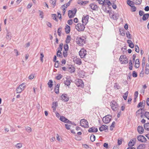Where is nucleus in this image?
I'll use <instances>...</instances> for the list:
<instances>
[{
	"label": "nucleus",
	"instance_id": "1",
	"mask_svg": "<svg viewBox=\"0 0 149 149\" xmlns=\"http://www.w3.org/2000/svg\"><path fill=\"white\" fill-rule=\"evenodd\" d=\"M85 24L81 23H79L75 26V28L79 32L83 31L85 28Z\"/></svg>",
	"mask_w": 149,
	"mask_h": 149
},
{
	"label": "nucleus",
	"instance_id": "2",
	"mask_svg": "<svg viewBox=\"0 0 149 149\" xmlns=\"http://www.w3.org/2000/svg\"><path fill=\"white\" fill-rule=\"evenodd\" d=\"M84 37H77L76 39V42L79 46L83 45L84 44H85V40L83 38Z\"/></svg>",
	"mask_w": 149,
	"mask_h": 149
},
{
	"label": "nucleus",
	"instance_id": "3",
	"mask_svg": "<svg viewBox=\"0 0 149 149\" xmlns=\"http://www.w3.org/2000/svg\"><path fill=\"white\" fill-rule=\"evenodd\" d=\"M112 116L109 114L104 116L102 118L103 122L105 124L109 123L111 120Z\"/></svg>",
	"mask_w": 149,
	"mask_h": 149
},
{
	"label": "nucleus",
	"instance_id": "4",
	"mask_svg": "<svg viewBox=\"0 0 149 149\" xmlns=\"http://www.w3.org/2000/svg\"><path fill=\"white\" fill-rule=\"evenodd\" d=\"M75 83L78 87H80L82 88L84 87V83L82 80L81 79H77L75 81Z\"/></svg>",
	"mask_w": 149,
	"mask_h": 149
},
{
	"label": "nucleus",
	"instance_id": "5",
	"mask_svg": "<svg viewBox=\"0 0 149 149\" xmlns=\"http://www.w3.org/2000/svg\"><path fill=\"white\" fill-rule=\"evenodd\" d=\"M77 9L74 8L73 10H69L68 11V14L69 18H73L77 12Z\"/></svg>",
	"mask_w": 149,
	"mask_h": 149
},
{
	"label": "nucleus",
	"instance_id": "6",
	"mask_svg": "<svg viewBox=\"0 0 149 149\" xmlns=\"http://www.w3.org/2000/svg\"><path fill=\"white\" fill-rule=\"evenodd\" d=\"M110 104L111 109L113 111H115L117 109L118 107V104L117 102L115 101H112Z\"/></svg>",
	"mask_w": 149,
	"mask_h": 149
},
{
	"label": "nucleus",
	"instance_id": "7",
	"mask_svg": "<svg viewBox=\"0 0 149 149\" xmlns=\"http://www.w3.org/2000/svg\"><path fill=\"white\" fill-rule=\"evenodd\" d=\"M86 54V51L84 48L82 49L79 52V54L81 58H84Z\"/></svg>",
	"mask_w": 149,
	"mask_h": 149
},
{
	"label": "nucleus",
	"instance_id": "8",
	"mask_svg": "<svg viewBox=\"0 0 149 149\" xmlns=\"http://www.w3.org/2000/svg\"><path fill=\"white\" fill-rule=\"evenodd\" d=\"M89 15H84L82 18V22L83 24L86 25L88 22Z\"/></svg>",
	"mask_w": 149,
	"mask_h": 149
},
{
	"label": "nucleus",
	"instance_id": "9",
	"mask_svg": "<svg viewBox=\"0 0 149 149\" xmlns=\"http://www.w3.org/2000/svg\"><path fill=\"white\" fill-rule=\"evenodd\" d=\"M137 139L138 140L141 142H146L147 140L146 138L143 135H139L137 136Z\"/></svg>",
	"mask_w": 149,
	"mask_h": 149
},
{
	"label": "nucleus",
	"instance_id": "10",
	"mask_svg": "<svg viewBox=\"0 0 149 149\" xmlns=\"http://www.w3.org/2000/svg\"><path fill=\"white\" fill-rule=\"evenodd\" d=\"M61 100L65 102H67L69 100V97L68 96V95L66 94H63L61 96Z\"/></svg>",
	"mask_w": 149,
	"mask_h": 149
},
{
	"label": "nucleus",
	"instance_id": "11",
	"mask_svg": "<svg viewBox=\"0 0 149 149\" xmlns=\"http://www.w3.org/2000/svg\"><path fill=\"white\" fill-rule=\"evenodd\" d=\"M67 69L68 71L71 73H74L75 71V68L72 65H69L67 67Z\"/></svg>",
	"mask_w": 149,
	"mask_h": 149
},
{
	"label": "nucleus",
	"instance_id": "12",
	"mask_svg": "<svg viewBox=\"0 0 149 149\" xmlns=\"http://www.w3.org/2000/svg\"><path fill=\"white\" fill-rule=\"evenodd\" d=\"M59 120L65 123H70V120L63 116H61Z\"/></svg>",
	"mask_w": 149,
	"mask_h": 149
},
{
	"label": "nucleus",
	"instance_id": "13",
	"mask_svg": "<svg viewBox=\"0 0 149 149\" xmlns=\"http://www.w3.org/2000/svg\"><path fill=\"white\" fill-rule=\"evenodd\" d=\"M91 9L93 10H98V6L94 3H91L89 5Z\"/></svg>",
	"mask_w": 149,
	"mask_h": 149
},
{
	"label": "nucleus",
	"instance_id": "14",
	"mask_svg": "<svg viewBox=\"0 0 149 149\" xmlns=\"http://www.w3.org/2000/svg\"><path fill=\"white\" fill-rule=\"evenodd\" d=\"M137 130L138 132L140 134H142L143 133L144 131V129L143 127L140 126L137 127Z\"/></svg>",
	"mask_w": 149,
	"mask_h": 149
},
{
	"label": "nucleus",
	"instance_id": "15",
	"mask_svg": "<svg viewBox=\"0 0 149 149\" xmlns=\"http://www.w3.org/2000/svg\"><path fill=\"white\" fill-rule=\"evenodd\" d=\"M89 132H97L98 131V129L97 128H95V127H92L90 128L88 130Z\"/></svg>",
	"mask_w": 149,
	"mask_h": 149
},
{
	"label": "nucleus",
	"instance_id": "16",
	"mask_svg": "<svg viewBox=\"0 0 149 149\" xmlns=\"http://www.w3.org/2000/svg\"><path fill=\"white\" fill-rule=\"evenodd\" d=\"M88 1H83L81 0H79L77 1V3L78 4L82 5H85L88 3Z\"/></svg>",
	"mask_w": 149,
	"mask_h": 149
},
{
	"label": "nucleus",
	"instance_id": "17",
	"mask_svg": "<svg viewBox=\"0 0 149 149\" xmlns=\"http://www.w3.org/2000/svg\"><path fill=\"white\" fill-rule=\"evenodd\" d=\"M107 129L108 130V126L106 125H103L99 128V130L101 132L103 130H105Z\"/></svg>",
	"mask_w": 149,
	"mask_h": 149
},
{
	"label": "nucleus",
	"instance_id": "18",
	"mask_svg": "<svg viewBox=\"0 0 149 149\" xmlns=\"http://www.w3.org/2000/svg\"><path fill=\"white\" fill-rule=\"evenodd\" d=\"M112 8L110 6H107V9L106 11H104L107 13H109L110 15H111L112 13L111 12Z\"/></svg>",
	"mask_w": 149,
	"mask_h": 149
},
{
	"label": "nucleus",
	"instance_id": "19",
	"mask_svg": "<svg viewBox=\"0 0 149 149\" xmlns=\"http://www.w3.org/2000/svg\"><path fill=\"white\" fill-rule=\"evenodd\" d=\"M60 86V84H58L56 86L55 88H54V91L55 93L57 94H58L59 93V88Z\"/></svg>",
	"mask_w": 149,
	"mask_h": 149
},
{
	"label": "nucleus",
	"instance_id": "20",
	"mask_svg": "<svg viewBox=\"0 0 149 149\" xmlns=\"http://www.w3.org/2000/svg\"><path fill=\"white\" fill-rule=\"evenodd\" d=\"M65 31L66 34L69 33L70 31V26L68 25H66L65 27Z\"/></svg>",
	"mask_w": 149,
	"mask_h": 149
},
{
	"label": "nucleus",
	"instance_id": "21",
	"mask_svg": "<svg viewBox=\"0 0 149 149\" xmlns=\"http://www.w3.org/2000/svg\"><path fill=\"white\" fill-rule=\"evenodd\" d=\"M127 43L128 44L129 46L131 48H133L134 47V44L131 40H127Z\"/></svg>",
	"mask_w": 149,
	"mask_h": 149
},
{
	"label": "nucleus",
	"instance_id": "22",
	"mask_svg": "<svg viewBox=\"0 0 149 149\" xmlns=\"http://www.w3.org/2000/svg\"><path fill=\"white\" fill-rule=\"evenodd\" d=\"M7 31V33L6 35V38L7 40H11L12 37L11 34V32H8V31Z\"/></svg>",
	"mask_w": 149,
	"mask_h": 149
},
{
	"label": "nucleus",
	"instance_id": "23",
	"mask_svg": "<svg viewBox=\"0 0 149 149\" xmlns=\"http://www.w3.org/2000/svg\"><path fill=\"white\" fill-rule=\"evenodd\" d=\"M149 17V13H146L143 15L142 19L143 21L146 20Z\"/></svg>",
	"mask_w": 149,
	"mask_h": 149
},
{
	"label": "nucleus",
	"instance_id": "24",
	"mask_svg": "<svg viewBox=\"0 0 149 149\" xmlns=\"http://www.w3.org/2000/svg\"><path fill=\"white\" fill-rule=\"evenodd\" d=\"M74 62L79 65L81 64L82 62L80 58H76L75 60H74Z\"/></svg>",
	"mask_w": 149,
	"mask_h": 149
},
{
	"label": "nucleus",
	"instance_id": "25",
	"mask_svg": "<svg viewBox=\"0 0 149 149\" xmlns=\"http://www.w3.org/2000/svg\"><path fill=\"white\" fill-rule=\"evenodd\" d=\"M102 4V9L104 11H106L107 5L106 4V3L104 2Z\"/></svg>",
	"mask_w": 149,
	"mask_h": 149
},
{
	"label": "nucleus",
	"instance_id": "26",
	"mask_svg": "<svg viewBox=\"0 0 149 149\" xmlns=\"http://www.w3.org/2000/svg\"><path fill=\"white\" fill-rule=\"evenodd\" d=\"M127 4L131 7V6H134L135 4L134 1H132L130 0H127Z\"/></svg>",
	"mask_w": 149,
	"mask_h": 149
},
{
	"label": "nucleus",
	"instance_id": "27",
	"mask_svg": "<svg viewBox=\"0 0 149 149\" xmlns=\"http://www.w3.org/2000/svg\"><path fill=\"white\" fill-rule=\"evenodd\" d=\"M56 0H51L50 1V3L51 5L53 6V8H54L56 6Z\"/></svg>",
	"mask_w": 149,
	"mask_h": 149
},
{
	"label": "nucleus",
	"instance_id": "28",
	"mask_svg": "<svg viewBox=\"0 0 149 149\" xmlns=\"http://www.w3.org/2000/svg\"><path fill=\"white\" fill-rule=\"evenodd\" d=\"M120 34L122 36H124L125 35V30L124 29H119Z\"/></svg>",
	"mask_w": 149,
	"mask_h": 149
},
{
	"label": "nucleus",
	"instance_id": "29",
	"mask_svg": "<svg viewBox=\"0 0 149 149\" xmlns=\"http://www.w3.org/2000/svg\"><path fill=\"white\" fill-rule=\"evenodd\" d=\"M71 36L70 35H68L67 36L66 39L65 40V43L66 44H68L70 42L71 40Z\"/></svg>",
	"mask_w": 149,
	"mask_h": 149
},
{
	"label": "nucleus",
	"instance_id": "30",
	"mask_svg": "<svg viewBox=\"0 0 149 149\" xmlns=\"http://www.w3.org/2000/svg\"><path fill=\"white\" fill-rule=\"evenodd\" d=\"M70 80H69L67 78L66 80L64 81V84L65 85L68 86L70 85Z\"/></svg>",
	"mask_w": 149,
	"mask_h": 149
},
{
	"label": "nucleus",
	"instance_id": "31",
	"mask_svg": "<svg viewBox=\"0 0 149 149\" xmlns=\"http://www.w3.org/2000/svg\"><path fill=\"white\" fill-rule=\"evenodd\" d=\"M144 127L146 130L147 131H149V123L144 124Z\"/></svg>",
	"mask_w": 149,
	"mask_h": 149
},
{
	"label": "nucleus",
	"instance_id": "32",
	"mask_svg": "<svg viewBox=\"0 0 149 149\" xmlns=\"http://www.w3.org/2000/svg\"><path fill=\"white\" fill-rule=\"evenodd\" d=\"M136 5H140L141 4L142 0H132Z\"/></svg>",
	"mask_w": 149,
	"mask_h": 149
},
{
	"label": "nucleus",
	"instance_id": "33",
	"mask_svg": "<svg viewBox=\"0 0 149 149\" xmlns=\"http://www.w3.org/2000/svg\"><path fill=\"white\" fill-rule=\"evenodd\" d=\"M126 35L127 37L129 39H132V35L130 34L129 32L128 31H127L126 33Z\"/></svg>",
	"mask_w": 149,
	"mask_h": 149
},
{
	"label": "nucleus",
	"instance_id": "34",
	"mask_svg": "<svg viewBox=\"0 0 149 149\" xmlns=\"http://www.w3.org/2000/svg\"><path fill=\"white\" fill-rule=\"evenodd\" d=\"M53 81L52 80H50L48 82L47 84L49 88H51L53 86Z\"/></svg>",
	"mask_w": 149,
	"mask_h": 149
},
{
	"label": "nucleus",
	"instance_id": "35",
	"mask_svg": "<svg viewBox=\"0 0 149 149\" xmlns=\"http://www.w3.org/2000/svg\"><path fill=\"white\" fill-rule=\"evenodd\" d=\"M90 139L92 142H93L95 140V136L94 135L92 134L90 136Z\"/></svg>",
	"mask_w": 149,
	"mask_h": 149
},
{
	"label": "nucleus",
	"instance_id": "36",
	"mask_svg": "<svg viewBox=\"0 0 149 149\" xmlns=\"http://www.w3.org/2000/svg\"><path fill=\"white\" fill-rule=\"evenodd\" d=\"M52 17L54 20L58 22V19L56 18V14H52Z\"/></svg>",
	"mask_w": 149,
	"mask_h": 149
},
{
	"label": "nucleus",
	"instance_id": "37",
	"mask_svg": "<svg viewBox=\"0 0 149 149\" xmlns=\"http://www.w3.org/2000/svg\"><path fill=\"white\" fill-rule=\"evenodd\" d=\"M145 144H142L139 145L137 147V149H143L144 148L143 146H145Z\"/></svg>",
	"mask_w": 149,
	"mask_h": 149
},
{
	"label": "nucleus",
	"instance_id": "38",
	"mask_svg": "<svg viewBox=\"0 0 149 149\" xmlns=\"http://www.w3.org/2000/svg\"><path fill=\"white\" fill-rule=\"evenodd\" d=\"M88 121L87 120H85L84 119H83L81 120L80 121V123H82L83 125H86V124L88 123Z\"/></svg>",
	"mask_w": 149,
	"mask_h": 149
},
{
	"label": "nucleus",
	"instance_id": "39",
	"mask_svg": "<svg viewBox=\"0 0 149 149\" xmlns=\"http://www.w3.org/2000/svg\"><path fill=\"white\" fill-rule=\"evenodd\" d=\"M67 44H64L63 46L64 51H65L68 50L69 46Z\"/></svg>",
	"mask_w": 149,
	"mask_h": 149
},
{
	"label": "nucleus",
	"instance_id": "40",
	"mask_svg": "<svg viewBox=\"0 0 149 149\" xmlns=\"http://www.w3.org/2000/svg\"><path fill=\"white\" fill-rule=\"evenodd\" d=\"M104 2L106 3L108 6H111L112 5V3L109 0H104Z\"/></svg>",
	"mask_w": 149,
	"mask_h": 149
},
{
	"label": "nucleus",
	"instance_id": "41",
	"mask_svg": "<svg viewBox=\"0 0 149 149\" xmlns=\"http://www.w3.org/2000/svg\"><path fill=\"white\" fill-rule=\"evenodd\" d=\"M74 137L75 139L77 141H80L81 139V137L77 135H75Z\"/></svg>",
	"mask_w": 149,
	"mask_h": 149
},
{
	"label": "nucleus",
	"instance_id": "42",
	"mask_svg": "<svg viewBox=\"0 0 149 149\" xmlns=\"http://www.w3.org/2000/svg\"><path fill=\"white\" fill-rule=\"evenodd\" d=\"M112 15L113 19L117 20L118 19L119 16L117 14H113Z\"/></svg>",
	"mask_w": 149,
	"mask_h": 149
},
{
	"label": "nucleus",
	"instance_id": "43",
	"mask_svg": "<svg viewBox=\"0 0 149 149\" xmlns=\"http://www.w3.org/2000/svg\"><path fill=\"white\" fill-rule=\"evenodd\" d=\"M22 91L21 88L19 87V86L16 89V92L17 93H20Z\"/></svg>",
	"mask_w": 149,
	"mask_h": 149
},
{
	"label": "nucleus",
	"instance_id": "44",
	"mask_svg": "<svg viewBox=\"0 0 149 149\" xmlns=\"http://www.w3.org/2000/svg\"><path fill=\"white\" fill-rule=\"evenodd\" d=\"M19 87L21 88V89H22V90H23L24 88H25V83H23L22 84H21L19 85Z\"/></svg>",
	"mask_w": 149,
	"mask_h": 149
},
{
	"label": "nucleus",
	"instance_id": "45",
	"mask_svg": "<svg viewBox=\"0 0 149 149\" xmlns=\"http://www.w3.org/2000/svg\"><path fill=\"white\" fill-rule=\"evenodd\" d=\"M63 77V75L61 74H59L56 77V79L58 80H60Z\"/></svg>",
	"mask_w": 149,
	"mask_h": 149
},
{
	"label": "nucleus",
	"instance_id": "46",
	"mask_svg": "<svg viewBox=\"0 0 149 149\" xmlns=\"http://www.w3.org/2000/svg\"><path fill=\"white\" fill-rule=\"evenodd\" d=\"M61 29H62V28H61V27H60L58 28V31H57V33H58V35L60 36H61Z\"/></svg>",
	"mask_w": 149,
	"mask_h": 149
},
{
	"label": "nucleus",
	"instance_id": "47",
	"mask_svg": "<svg viewBox=\"0 0 149 149\" xmlns=\"http://www.w3.org/2000/svg\"><path fill=\"white\" fill-rule=\"evenodd\" d=\"M144 116L149 120V112L146 111L144 113Z\"/></svg>",
	"mask_w": 149,
	"mask_h": 149
},
{
	"label": "nucleus",
	"instance_id": "48",
	"mask_svg": "<svg viewBox=\"0 0 149 149\" xmlns=\"http://www.w3.org/2000/svg\"><path fill=\"white\" fill-rule=\"evenodd\" d=\"M132 76L134 77H137L138 75L137 73L135 71H133L132 73Z\"/></svg>",
	"mask_w": 149,
	"mask_h": 149
},
{
	"label": "nucleus",
	"instance_id": "49",
	"mask_svg": "<svg viewBox=\"0 0 149 149\" xmlns=\"http://www.w3.org/2000/svg\"><path fill=\"white\" fill-rule=\"evenodd\" d=\"M131 10L132 12H135L136 10V8L134 5H133L131 6Z\"/></svg>",
	"mask_w": 149,
	"mask_h": 149
},
{
	"label": "nucleus",
	"instance_id": "50",
	"mask_svg": "<svg viewBox=\"0 0 149 149\" xmlns=\"http://www.w3.org/2000/svg\"><path fill=\"white\" fill-rule=\"evenodd\" d=\"M25 130L29 133L31 131V128L29 127H25Z\"/></svg>",
	"mask_w": 149,
	"mask_h": 149
},
{
	"label": "nucleus",
	"instance_id": "51",
	"mask_svg": "<svg viewBox=\"0 0 149 149\" xmlns=\"http://www.w3.org/2000/svg\"><path fill=\"white\" fill-rule=\"evenodd\" d=\"M63 43H61L59 45V47L57 49L58 50H62L63 49Z\"/></svg>",
	"mask_w": 149,
	"mask_h": 149
},
{
	"label": "nucleus",
	"instance_id": "52",
	"mask_svg": "<svg viewBox=\"0 0 149 149\" xmlns=\"http://www.w3.org/2000/svg\"><path fill=\"white\" fill-rule=\"evenodd\" d=\"M145 73L147 74H149V67H146Z\"/></svg>",
	"mask_w": 149,
	"mask_h": 149
},
{
	"label": "nucleus",
	"instance_id": "53",
	"mask_svg": "<svg viewBox=\"0 0 149 149\" xmlns=\"http://www.w3.org/2000/svg\"><path fill=\"white\" fill-rule=\"evenodd\" d=\"M65 5L64 4L62 6H61V8H62V10H63V11H64L65 12L66 11V8H67V6H66L65 7Z\"/></svg>",
	"mask_w": 149,
	"mask_h": 149
},
{
	"label": "nucleus",
	"instance_id": "54",
	"mask_svg": "<svg viewBox=\"0 0 149 149\" xmlns=\"http://www.w3.org/2000/svg\"><path fill=\"white\" fill-rule=\"evenodd\" d=\"M145 57H143L142 60V68H143L145 64Z\"/></svg>",
	"mask_w": 149,
	"mask_h": 149
},
{
	"label": "nucleus",
	"instance_id": "55",
	"mask_svg": "<svg viewBox=\"0 0 149 149\" xmlns=\"http://www.w3.org/2000/svg\"><path fill=\"white\" fill-rule=\"evenodd\" d=\"M135 51L137 53L139 52V49L138 46L137 45H135Z\"/></svg>",
	"mask_w": 149,
	"mask_h": 149
},
{
	"label": "nucleus",
	"instance_id": "56",
	"mask_svg": "<svg viewBox=\"0 0 149 149\" xmlns=\"http://www.w3.org/2000/svg\"><path fill=\"white\" fill-rule=\"evenodd\" d=\"M144 12L141 10H140L139 11V14L140 16H143V15L144 14Z\"/></svg>",
	"mask_w": 149,
	"mask_h": 149
},
{
	"label": "nucleus",
	"instance_id": "57",
	"mask_svg": "<svg viewBox=\"0 0 149 149\" xmlns=\"http://www.w3.org/2000/svg\"><path fill=\"white\" fill-rule=\"evenodd\" d=\"M133 140L131 139L129 142V143L128 144V146L129 147L133 146H131V145H132V144H133Z\"/></svg>",
	"mask_w": 149,
	"mask_h": 149
},
{
	"label": "nucleus",
	"instance_id": "58",
	"mask_svg": "<svg viewBox=\"0 0 149 149\" xmlns=\"http://www.w3.org/2000/svg\"><path fill=\"white\" fill-rule=\"evenodd\" d=\"M67 51H63V56H64V57H66L67 56V55H68Z\"/></svg>",
	"mask_w": 149,
	"mask_h": 149
},
{
	"label": "nucleus",
	"instance_id": "59",
	"mask_svg": "<svg viewBox=\"0 0 149 149\" xmlns=\"http://www.w3.org/2000/svg\"><path fill=\"white\" fill-rule=\"evenodd\" d=\"M40 61H41V62H42L43 61V58L44 57V55L43 54V53H41L40 54Z\"/></svg>",
	"mask_w": 149,
	"mask_h": 149
},
{
	"label": "nucleus",
	"instance_id": "60",
	"mask_svg": "<svg viewBox=\"0 0 149 149\" xmlns=\"http://www.w3.org/2000/svg\"><path fill=\"white\" fill-rule=\"evenodd\" d=\"M22 146V145L21 143H17L16 145V148H21Z\"/></svg>",
	"mask_w": 149,
	"mask_h": 149
},
{
	"label": "nucleus",
	"instance_id": "61",
	"mask_svg": "<svg viewBox=\"0 0 149 149\" xmlns=\"http://www.w3.org/2000/svg\"><path fill=\"white\" fill-rule=\"evenodd\" d=\"M114 87L116 88L117 89H119L120 88V86L117 84V83H115L114 85Z\"/></svg>",
	"mask_w": 149,
	"mask_h": 149
},
{
	"label": "nucleus",
	"instance_id": "62",
	"mask_svg": "<svg viewBox=\"0 0 149 149\" xmlns=\"http://www.w3.org/2000/svg\"><path fill=\"white\" fill-rule=\"evenodd\" d=\"M58 106V102H53L52 103V106L53 107H56Z\"/></svg>",
	"mask_w": 149,
	"mask_h": 149
},
{
	"label": "nucleus",
	"instance_id": "63",
	"mask_svg": "<svg viewBox=\"0 0 149 149\" xmlns=\"http://www.w3.org/2000/svg\"><path fill=\"white\" fill-rule=\"evenodd\" d=\"M122 140L121 139L118 140V146L120 145L122 143Z\"/></svg>",
	"mask_w": 149,
	"mask_h": 149
},
{
	"label": "nucleus",
	"instance_id": "64",
	"mask_svg": "<svg viewBox=\"0 0 149 149\" xmlns=\"http://www.w3.org/2000/svg\"><path fill=\"white\" fill-rule=\"evenodd\" d=\"M115 3H112V6L114 9H116L117 8V6L114 4Z\"/></svg>",
	"mask_w": 149,
	"mask_h": 149
}]
</instances>
